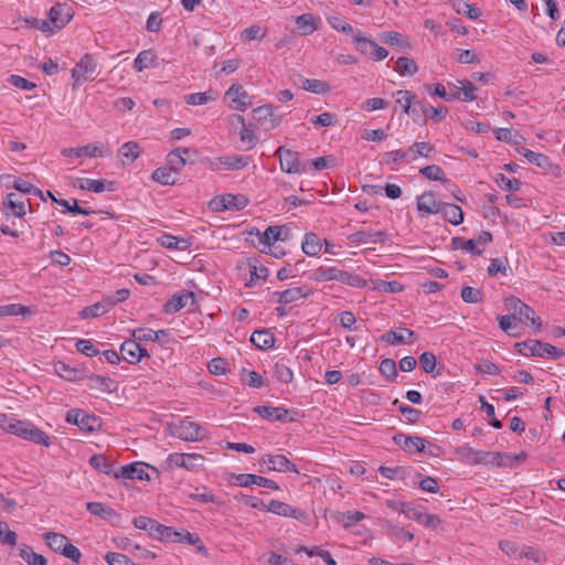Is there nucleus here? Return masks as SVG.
Instances as JSON below:
<instances>
[{"instance_id": "1", "label": "nucleus", "mask_w": 565, "mask_h": 565, "mask_svg": "<svg viewBox=\"0 0 565 565\" xmlns=\"http://www.w3.org/2000/svg\"><path fill=\"white\" fill-rule=\"evenodd\" d=\"M514 349L525 356H550L553 360H558L564 356V352L561 349L540 340L518 342L514 344Z\"/></svg>"}, {"instance_id": "2", "label": "nucleus", "mask_w": 565, "mask_h": 565, "mask_svg": "<svg viewBox=\"0 0 565 565\" xmlns=\"http://www.w3.org/2000/svg\"><path fill=\"white\" fill-rule=\"evenodd\" d=\"M457 452L469 465H488L493 467H502L505 463L503 460L504 452L475 450L469 446L459 447Z\"/></svg>"}, {"instance_id": "3", "label": "nucleus", "mask_w": 565, "mask_h": 565, "mask_svg": "<svg viewBox=\"0 0 565 565\" xmlns=\"http://www.w3.org/2000/svg\"><path fill=\"white\" fill-rule=\"evenodd\" d=\"M7 431L46 447L50 446L51 443L47 434L28 422L12 419L7 426Z\"/></svg>"}, {"instance_id": "4", "label": "nucleus", "mask_w": 565, "mask_h": 565, "mask_svg": "<svg viewBox=\"0 0 565 565\" xmlns=\"http://www.w3.org/2000/svg\"><path fill=\"white\" fill-rule=\"evenodd\" d=\"M43 536L52 551L62 554L74 563L78 564L81 562V551L70 542L67 536L57 532H46Z\"/></svg>"}, {"instance_id": "5", "label": "nucleus", "mask_w": 565, "mask_h": 565, "mask_svg": "<svg viewBox=\"0 0 565 565\" xmlns=\"http://www.w3.org/2000/svg\"><path fill=\"white\" fill-rule=\"evenodd\" d=\"M205 458L200 454H179L174 452L168 456L162 469L172 471L174 468H184L189 471H195L203 467Z\"/></svg>"}, {"instance_id": "6", "label": "nucleus", "mask_w": 565, "mask_h": 565, "mask_svg": "<svg viewBox=\"0 0 565 565\" xmlns=\"http://www.w3.org/2000/svg\"><path fill=\"white\" fill-rule=\"evenodd\" d=\"M97 63L92 54L86 53L78 63L72 70V77L74 79V87L81 85L84 82L93 81Z\"/></svg>"}, {"instance_id": "7", "label": "nucleus", "mask_w": 565, "mask_h": 565, "mask_svg": "<svg viewBox=\"0 0 565 565\" xmlns=\"http://www.w3.org/2000/svg\"><path fill=\"white\" fill-rule=\"evenodd\" d=\"M66 422L87 433L98 430L100 427V420L97 416L89 415L79 408L70 409L66 414Z\"/></svg>"}, {"instance_id": "8", "label": "nucleus", "mask_w": 565, "mask_h": 565, "mask_svg": "<svg viewBox=\"0 0 565 565\" xmlns=\"http://www.w3.org/2000/svg\"><path fill=\"white\" fill-rule=\"evenodd\" d=\"M275 156L279 158L280 169L286 173H301L306 170V166L300 164V157L297 151L280 146L275 151Z\"/></svg>"}, {"instance_id": "9", "label": "nucleus", "mask_w": 565, "mask_h": 565, "mask_svg": "<svg viewBox=\"0 0 565 565\" xmlns=\"http://www.w3.org/2000/svg\"><path fill=\"white\" fill-rule=\"evenodd\" d=\"M204 428L198 423L182 419L173 426V435L186 441H198L204 438Z\"/></svg>"}, {"instance_id": "10", "label": "nucleus", "mask_w": 565, "mask_h": 565, "mask_svg": "<svg viewBox=\"0 0 565 565\" xmlns=\"http://www.w3.org/2000/svg\"><path fill=\"white\" fill-rule=\"evenodd\" d=\"M134 525L139 530L147 531L150 536L162 540L171 537L172 527L160 524L153 519L147 516H138L134 520Z\"/></svg>"}, {"instance_id": "11", "label": "nucleus", "mask_w": 565, "mask_h": 565, "mask_svg": "<svg viewBox=\"0 0 565 565\" xmlns=\"http://www.w3.org/2000/svg\"><path fill=\"white\" fill-rule=\"evenodd\" d=\"M253 118L259 127L271 130L280 124V117L275 116L271 105H263L253 110Z\"/></svg>"}, {"instance_id": "12", "label": "nucleus", "mask_w": 565, "mask_h": 565, "mask_svg": "<svg viewBox=\"0 0 565 565\" xmlns=\"http://www.w3.org/2000/svg\"><path fill=\"white\" fill-rule=\"evenodd\" d=\"M231 98V107L235 110L244 111L252 105L249 94L241 84H233L225 93Z\"/></svg>"}, {"instance_id": "13", "label": "nucleus", "mask_w": 565, "mask_h": 565, "mask_svg": "<svg viewBox=\"0 0 565 565\" xmlns=\"http://www.w3.org/2000/svg\"><path fill=\"white\" fill-rule=\"evenodd\" d=\"M73 18L71 9L64 3L54 4L49 11V22L54 32L63 29Z\"/></svg>"}, {"instance_id": "14", "label": "nucleus", "mask_w": 565, "mask_h": 565, "mask_svg": "<svg viewBox=\"0 0 565 565\" xmlns=\"http://www.w3.org/2000/svg\"><path fill=\"white\" fill-rule=\"evenodd\" d=\"M120 354L130 364L138 363L143 356H149L147 350L135 338L134 340H126L120 345Z\"/></svg>"}, {"instance_id": "15", "label": "nucleus", "mask_w": 565, "mask_h": 565, "mask_svg": "<svg viewBox=\"0 0 565 565\" xmlns=\"http://www.w3.org/2000/svg\"><path fill=\"white\" fill-rule=\"evenodd\" d=\"M249 162V157L245 156H226L216 158L211 162V169L218 171L222 168L226 170H239L245 168Z\"/></svg>"}, {"instance_id": "16", "label": "nucleus", "mask_w": 565, "mask_h": 565, "mask_svg": "<svg viewBox=\"0 0 565 565\" xmlns=\"http://www.w3.org/2000/svg\"><path fill=\"white\" fill-rule=\"evenodd\" d=\"M268 512H271L274 514L280 515V516H289L294 518L296 520H302L306 518V512L291 507L288 503L278 501V500H271L268 505L266 507Z\"/></svg>"}, {"instance_id": "17", "label": "nucleus", "mask_w": 565, "mask_h": 565, "mask_svg": "<svg viewBox=\"0 0 565 565\" xmlns=\"http://www.w3.org/2000/svg\"><path fill=\"white\" fill-rule=\"evenodd\" d=\"M262 461L268 463V469L273 471L299 473L296 465L284 455H266Z\"/></svg>"}, {"instance_id": "18", "label": "nucleus", "mask_w": 565, "mask_h": 565, "mask_svg": "<svg viewBox=\"0 0 565 565\" xmlns=\"http://www.w3.org/2000/svg\"><path fill=\"white\" fill-rule=\"evenodd\" d=\"M114 478H124L131 480H150V477L145 470L143 465L139 462L122 466L118 472L114 473Z\"/></svg>"}, {"instance_id": "19", "label": "nucleus", "mask_w": 565, "mask_h": 565, "mask_svg": "<svg viewBox=\"0 0 565 565\" xmlns=\"http://www.w3.org/2000/svg\"><path fill=\"white\" fill-rule=\"evenodd\" d=\"M236 481L241 487H249L252 484H257L259 487H264L271 490H279V486L274 480L268 478L253 475V473H241L236 477Z\"/></svg>"}, {"instance_id": "20", "label": "nucleus", "mask_w": 565, "mask_h": 565, "mask_svg": "<svg viewBox=\"0 0 565 565\" xmlns=\"http://www.w3.org/2000/svg\"><path fill=\"white\" fill-rule=\"evenodd\" d=\"M441 205L443 202L436 201L433 192H424L417 199V210L422 216L439 213Z\"/></svg>"}, {"instance_id": "21", "label": "nucleus", "mask_w": 565, "mask_h": 565, "mask_svg": "<svg viewBox=\"0 0 565 565\" xmlns=\"http://www.w3.org/2000/svg\"><path fill=\"white\" fill-rule=\"evenodd\" d=\"M61 153L64 157H70V158H73V157L79 158L83 156H87V157H103L104 156L103 148L98 143H89V145H86L83 147H77V148H64V149H62Z\"/></svg>"}, {"instance_id": "22", "label": "nucleus", "mask_w": 565, "mask_h": 565, "mask_svg": "<svg viewBox=\"0 0 565 565\" xmlns=\"http://www.w3.org/2000/svg\"><path fill=\"white\" fill-rule=\"evenodd\" d=\"M86 509L89 513L99 516L103 520L111 521L114 523H118L120 521V515L113 508L102 502H88L86 504Z\"/></svg>"}, {"instance_id": "23", "label": "nucleus", "mask_w": 565, "mask_h": 565, "mask_svg": "<svg viewBox=\"0 0 565 565\" xmlns=\"http://www.w3.org/2000/svg\"><path fill=\"white\" fill-rule=\"evenodd\" d=\"M415 339V332L407 328H403L399 333L396 331H388L381 337L382 341L391 345H396L401 343H413Z\"/></svg>"}, {"instance_id": "24", "label": "nucleus", "mask_w": 565, "mask_h": 565, "mask_svg": "<svg viewBox=\"0 0 565 565\" xmlns=\"http://www.w3.org/2000/svg\"><path fill=\"white\" fill-rule=\"evenodd\" d=\"M492 242V234L488 231L481 232L477 238L466 239L465 250L472 255H481L484 246Z\"/></svg>"}, {"instance_id": "25", "label": "nucleus", "mask_w": 565, "mask_h": 565, "mask_svg": "<svg viewBox=\"0 0 565 565\" xmlns=\"http://www.w3.org/2000/svg\"><path fill=\"white\" fill-rule=\"evenodd\" d=\"M310 294L311 289L307 286L289 288L281 292H277L279 296L278 302L281 305H288L299 299L307 298Z\"/></svg>"}, {"instance_id": "26", "label": "nucleus", "mask_w": 565, "mask_h": 565, "mask_svg": "<svg viewBox=\"0 0 565 565\" xmlns=\"http://www.w3.org/2000/svg\"><path fill=\"white\" fill-rule=\"evenodd\" d=\"M3 210L7 215H14L22 217L25 214V205L19 195L15 193H9L3 201Z\"/></svg>"}, {"instance_id": "27", "label": "nucleus", "mask_w": 565, "mask_h": 565, "mask_svg": "<svg viewBox=\"0 0 565 565\" xmlns=\"http://www.w3.org/2000/svg\"><path fill=\"white\" fill-rule=\"evenodd\" d=\"M194 299V294L188 291L183 295H173L163 306V311L168 315L175 313L184 308L189 300Z\"/></svg>"}, {"instance_id": "28", "label": "nucleus", "mask_w": 565, "mask_h": 565, "mask_svg": "<svg viewBox=\"0 0 565 565\" xmlns=\"http://www.w3.org/2000/svg\"><path fill=\"white\" fill-rule=\"evenodd\" d=\"M516 319H519L520 322L532 327L535 331H540L542 329L540 317H537L535 311L526 303L520 307L519 312L516 313Z\"/></svg>"}, {"instance_id": "29", "label": "nucleus", "mask_w": 565, "mask_h": 565, "mask_svg": "<svg viewBox=\"0 0 565 565\" xmlns=\"http://www.w3.org/2000/svg\"><path fill=\"white\" fill-rule=\"evenodd\" d=\"M254 412L265 419H275L279 422L286 420L289 411L285 407L256 406Z\"/></svg>"}, {"instance_id": "30", "label": "nucleus", "mask_w": 565, "mask_h": 565, "mask_svg": "<svg viewBox=\"0 0 565 565\" xmlns=\"http://www.w3.org/2000/svg\"><path fill=\"white\" fill-rule=\"evenodd\" d=\"M415 106L417 108V114L422 113L425 117H429L435 121H441L448 114L447 107H434L420 100H417Z\"/></svg>"}, {"instance_id": "31", "label": "nucleus", "mask_w": 565, "mask_h": 565, "mask_svg": "<svg viewBox=\"0 0 565 565\" xmlns=\"http://www.w3.org/2000/svg\"><path fill=\"white\" fill-rule=\"evenodd\" d=\"M393 440L396 445L402 447L403 449H408L409 446H414L418 452H425L426 439L419 436H406L404 434H396L393 437Z\"/></svg>"}, {"instance_id": "32", "label": "nucleus", "mask_w": 565, "mask_h": 565, "mask_svg": "<svg viewBox=\"0 0 565 565\" xmlns=\"http://www.w3.org/2000/svg\"><path fill=\"white\" fill-rule=\"evenodd\" d=\"M301 249L308 256H318L322 249V241L316 233H307L302 241Z\"/></svg>"}, {"instance_id": "33", "label": "nucleus", "mask_w": 565, "mask_h": 565, "mask_svg": "<svg viewBox=\"0 0 565 565\" xmlns=\"http://www.w3.org/2000/svg\"><path fill=\"white\" fill-rule=\"evenodd\" d=\"M141 153L142 149L136 141H127L118 150V156L122 159V164H126V160L128 163H132Z\"/></svg>"}, {"instance_id": "34", "label": "nucleus", "mask_w": 565, "mask_h": 565, "mask_svg": "<svg viewBox=\"0 0 565 565\" xmlns=\"http://www.w3.org/2000/svg\"><path fill=\"white\" fill-rule=\"evenodd\" d=\"M114 307V301H107L105 298L104 300L96 302L92 306L85 307L81 312L79 316L82 318H97L106 312H108Z\"/></svg>"}, {"instance_id": "35", "label": "nucleus", "mask_w": 565, "mask_h": 565, "mask_svg": "<svg viewBox=\"0 0 565 565\" xmlns=\"http://www.w3.org/2000/svg\"><path fill=\"white\" fill-rule=\"evenodd\" d=\"M319 19L312 14L305 13L296 18V25L301 35L312 34L318 30Z\"/></svg>"}, {"instance_id": "36", "label": "nucleus", "mask_w": 565, "mask_h": 565, "mask_svg": "<svg viewBox=\"0 0 565 565\" xmlns=\"http://www.w3.org/2000/svg\"><path fill=\"white\" fill-rule=\"evenodd\" d=\"M88 386L90 390H96L103 393H111L116 391V383L110 377L102 375H92L88 379Z\"/></svg>"}, {"instance_id": "37", "label": "nucleus", "mask_w": 565, "mask_h": 565, "mask_svg": "<svg viewBox=\"0 0 565 565\" xmlns=\"http://www.w3.org/2000/svg\"><path fill=\"white\" fill-rule=\"evenodd\" d=\"M339 271L340 269L337 267H318L315 270H312L309 275V279L317 281V282H326L331 280H337L339 278Z\"/></svg>"}, {"instance_id": "38", "label": "nucleus", "mask_w": 565, "mask_h": 565, "mask_svg": "<svg viewBox=\"0 0 565 565\" xmlns=\"http://www.w3.org/2000/svg\"><path fill=\"white\" fill-rule=\"evenodd\" d=\"M439 213H443L444 217L454 225H459L463 222V212L456 204L443 202Z\"/></svg>"}, {"instance_id": "39", "label": "nucleus", "mask_w": 565, "mask_h": 565, "mask_svg": "<svg viewBox=\"0 0 565 565\" xmlns=\"http://www.w3.org/2000/svg\"><path fill=\"white\" fill-rule=\"evenodd\" d=\"M398 96L396 99V103L402 105L403 111L407 115H413L414 120H416L415 116H417V108L415 106V95L409 90H397L396 93Z\"/></svg>"}, {"instance_id": "40", "label": "nucleus", "mask_w": 565, "mask_h": 565, "mask_svg": "<svg viewBox=\"0 0 565 565\" xmlns=\"http://www.w3.org/2000/svg\"><path fill=\"white\" fill-rule=\"evenodd\" d=\"M250 342L258 349L266 350L274 347L275 337L268 330H256L250 337Z\"/></svg>"}, {"instance_id": "41", "label": "nucleus", "mask_w": 565, "mask_h": 565, "mask_svg": "<svg viewBox=\"0 0 565 565\" xmlns=\"http://www.w3.org/2000/svg\"><path fill=\"white\" fill-rule=\"evenodd\" d=\"M159 243L162 247L168 249L185 250L191 246V242L188 238L177 237L170 234H164L159 238Z\"/></svg>"}, {"instance_id": "42", "label": "nucleus", "mask_w": 565, "mask_h": 565, "mask_svg": "<svg viewBox=\"0 0 565 565\" xmlns=\"http://www.w3.org/2000/svg\"><path fill=\"white\" fill-rule=\"evenodd\" d=\"M151 178L153 181L163 185H171L178 181V174L174 173L168 166L157 168L152 172Z\"/></svg>"}, {"instance_id": "43", "label": "nucleus", "mask_w": 565, "mask_h": 565, "mask_svg": "<svg viewBox=\"0 0 565 565\" xmlns=\"http://www.w3.org/2000/svg\"><path fill=\"white\" fill-rule=\"evenodd\" d=\"M20 557L28 563V565H46V558L35 553L31 546L22 544L20 546Z\"/></svg>"}, {"instance_id": "44", "label": "nucleus", "mask_w": 565, "mask_h": 565, "mask_svg": "<svg viewBox=\"0 0 565 565\" xmlns=\"http://www.w3.org/2000/svg\"><path fill=\"white\" fill-rule=\"evenodd\" d=\"M182 154H186V148L179 147L170 151L167 156V166L177 174H179L180 170L184 167L182 161Z\"/></svg>"}, {"instance_id": "45", "label": "nucleus", "mask_w": 565, "mask_h": 565, "mask_svg": "<svg viewBox=\"0 0 565 565\" xmlns=\"http://www.w3.org/2000/svg\"><path fill=\"white\" fill-rule=\"evenodd\" d=\"M460 83L462 84L461 87H458L454 84L451 85L452 92L459 94V97H457L456 99H460L462 102L475 100L476 99V95H475L476 86L473 85V83L470 81H462Z\"/></svg>"}, {"instance_id": "46", "label": "nucleus", "mask_w": 565, "mask_h": 565, "mask_svg": "<svg viewBox=\"0 0 565 565\" xmlns=\"http://www.w3.org/2000/svg\"><path fill=\"white\" fill-rule=\"evenodd\" d=\"M53 201L56 204L64 207V210L62 211L63 213H73V214H81V215H90V214L95 213V211L79 206L78 200H76V199H73V204H71L67 200H64V199L53 198Z\"/></svg>"}, {"instance_id": "47", "label": "nucleus", "mask_w": 565, "mask_h": 565, "mask_svg": "<svg viewBox=\"0 0 565 565\" xmlns=\"http://www.w3.org/2000/svg\"><path fill=\"white\" fill-rule=\"evenodd\" d=\"M154 61L156 53L152 50H145L137 55L134 62V67L137 72H142L143 70L154 65Z\"/></svg>"}, {"instance_id": "48", "label": "nucleus", "mask_w": 565, "mask_h": 565, "mask_svg": "<svg viewBox=\"0 0 565 565\" xmlns=\"http://www.w3.org/2000/svg\"><path fill=\"white\" fill-rule=\"evenodd\" d=\"M161 335H167L166 330L153 331L149 328H139L132 331V337L138 341H152L157 342Z\"/></svg>"}, {"instance_id": "49", "label": "nucleus", "mask_w": 565, "mask_h": 565, "mask_svg": "<svg viewBox=\"0 0 565 565\" xmlns=\"http://www.w3.org/2000/svg\"><path fill=\"white\" fill-rule=\"evenodd\" d=\"M452 7L459 14H465L470 19H478L481 15L480 9L463 0H452Z\"/></svg>"}, {"instance_id": "50", "label": "nucleus", "mask_w": 565, "mask_h": 565, "mask_svg": "<svg viewBox=\"0 0 565 565\" xmlns=\"http://www.w3.org/2000/svg\"><path fill=\"white\" fill-rule=\"evenodd\" d=\"M407 151L413 156V160L417 159V157L431 158L435 147L428 142H415L407 149Z\"/></svg>"}, {"instance_id": "51", "label": "nucleus", "mask_w": 565, "mask_h": 565, "mask_svg": "<svg viewBox=\"0 0 565 565\" xmlns=\"http://www.w3.org/2000/svg\"><path fill=\"white\" fill-rule=\"evenodd\" d=\"M302 88L305 90L315 93V94H326L329 93L331 87L328 83L320 79H309L302 78Z\"/></svg>"}, {"instance_id": "52", "label": "nucleus", "mask_w": 565, "mask_h": 565, "mask_svg": "<svg viewBox=\"0 0 565 565\" xmlns=\"http://www.w3.org/2000/svg\"><path fill=\"white\" fill-rule=\"evenodd\" d=\"M89 465L97 471L110 476L113 472V463H110L104 455H94L89 459Z\"/></svg>"}, {"instance_id": "53", "label": "nucleus", "mask_w": 565, "mask_h": 565, "mask_svg": "<svg viewBox=\"0 0 565 565\" xmlns=\"http://www.w3.org/2000/svg\"><path fill=\"white\" fill-rule=\"evenodd\" d=\"M233 119H235L238 124L242 125V129L239 132L241 140L249 145L248 149L253 148L256 143L257 138L253 130L246 126L244 117L241 115H233Z\"/></svg>"}, {"instance_id": "54", "label": "nucleus", "mask_w": 565, "mask_h": 565, "mask_svg": "<svg viewBox=\"0 0 565 565\" xmlns=\"http://www.w3.org/2000/svg\"><path fill=\"white\" fill-rule=\"evenodd\" d=\"M338 281L355 288H363L366 286V280L361 276L341 269L339 271Z\"/></svg>"}, {"instance_id": "55", "label": "nucleus", "mask_w": 565, "mask_h": 565, "mask_svg": "<svg viewBox=\"0 0 565 565\" xmlns=\"http://www.w3.org/2000/svg\"><path fill=\"white\" fill-rule=\"evenodd\" d=\"M216 94L213 90L204 93H192L185 96V103L188 105H204L212 100H215Z\"/></svg>"}, {"instance_id": "56", "label": "nucleus", "mask_w": 565, "mask_h": 565, "mask_svg": "<svg viewBox=\"0 0 565 565\" xmlns=\"http://www.w3.org/2000/svg\"><path fill=\"white\" fill-rule=\"evenodd\" d=\"M395 70L402 75L412 76L418 71V66L414 60L406 56H401L396 61Z\"/></svg>"}, {"instance_id": "57", "label": "nucleus", "mask_w": 565, "mask_h": 565, "mask_svg": "<svg viewBox=\"0 0 565 565\" xmlns=\"http://www.w3.org/2000/svg\"><path fill=\"white\" fill-rule=\"evenodd\" d=\"M381 41H383L386 44L396 45L399 47H408L409 46L407 39L403 34H401L398 32H394V31L382 33Z\"/></svg>"}, {"instance_id": "58", "label": "nucleus", "mask_w": 565, "mask_h": 565, "mask_svg": "<svg viewBox=\"0 0 565 565\" xmlns=\"http://www.w3.org/2000/svg\"><path fill=\"white\" fill-rule=\"evenodd\" d=\"M225 202H226L227 210L241 211L247 206L248 199L242 194H238V195L226 194Z\"/></svg>"}, {"instance_id": "59", "label": "nucleus", "mask_w": 565, "mask_h": 565, "mask_svg": "<svg viewBox=\"0 0 565 565\" xmlns=\"http://www.w3.org/2000/svg\"><path fill=\"white\" fill-rule=\"evenodd\" d=\"M420 174L429 180L446 182L444 170L437 164H430L419 170Z\"/></svg>"}, {"instance_id": "60", "label": "nucleus", "mask_w": 565, "mask_h": 565, "mask_svg": "<svg viewBox=\"0 0 565 565\" xmlns=\"http://www.w3.org/2000/svg\"><path fill=\"white\" fill-rule=\"evenodd\" d=\"M427 89L431 95L438 96L446 102H451L459 97V94L454 93L452 89L450 92H447L445 86L441 85L440 83H437L435 85H428Z\"/></svg>"}, {"instance_id": "61", "label": "nucleus", "mask_w": 565, "mask_h": 565, "mask_svg": "<svg viewBox=\"0 0 565 565\" xmlns=\"http://www.w3.org/2000/svg\"><path fill=\"white\" fill-rule=\"evenodd\" d=\"M482 291L471 286H465L461 289V299L467 303H478L482 301Z\"/></svg>"}, {"instance_id": "62", "label": "nucleus", "mask_w": 565, "mask_h": 565, "mask_svg": "<svg viewBox=\"0 0 565 565\" xmlns=\"http://www.w3.org/2000/svg\"><path fill=\"white\" fill-rule=\"evenodd\" d=\"M525 158L527 159L529 162L535 164L536 167H539L541 169L547 170L552 167V162H551L550 158L543 153H539V152H534V151L526 152Z\"/></svg>"}, {"instance_id": "63", "label": "nucleus", "mask_w": 565, "mask_h": 565, "mask_svg": "<svg viewBox=\"0 0 565 565\" xmlns=\"http://www.w3.org/2000/svg\"><path fill=\"white\" fill-rule=\"evenodd\" d=\"M519 558H527L535 563H541L544 561V554L537 548H534L532 546H523L520 548V552L518 554Z\"/></svg>"}, {"instance_id": "64", "label": "nucleus", "mask_w": 565, "mask_h": 565, "mask_svg": "<svg viewBox=\"0 0 565 565\" xmlns=\"http://www.w3.org/2000/svg\"><path fill=\"white\" fill-rule=\"evenodd\" d=\"M274 374L279 382L285 384L290 383L294 379L292 371L286 364L280 362L276 363Z\"/></svg>"}]
</instances>
